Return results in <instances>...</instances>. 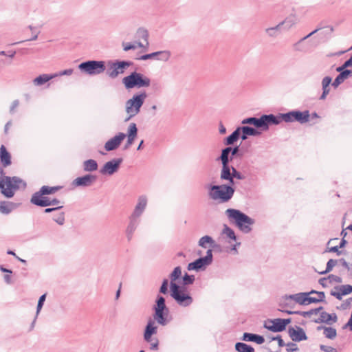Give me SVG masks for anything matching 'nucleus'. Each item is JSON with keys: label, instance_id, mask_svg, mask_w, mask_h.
<instances>
[{"label": "nucleus", "instance_id": "obj_18", "mask_svg": "<svg viewBox=\"0 0 352 352\" xmlns=\"http://www.w3.org/2000/svg\"><path fill=\"white\" fill-rule=\"evenodd\" d=\"M140 223V219L130 215L129 217V223L126 228V236L128 241H131L135 231Z\"/></svg>", "mask_w": 352, "mask_h": 352}, {"label": "nucleus", "instance_id": "obj_59", "mask_svg": "<svg viewBox=\"0 0 352 352\" xmlns=\"http://www.w3.org/2000/svg\"><path fill=\"white\" fill-rule=\"evenodd\" d=\"M234 178H236L238 179H243V176L241 174V173L237 171L235 168L232 167V179H233Z\"/></svg>", "mask_w": 352, "mask_h": 352}, {"label": "nucleus", "instance_id": "obj_11", "mask_svg": "<svg viewBox=\"0 0 352 352\" xmlns=\"http://www.w3.org/2000/svg\"><path fill=\"white\" fill-rule=\"evenodd\" d=\"M212 262V250H208L206 255L204 257L199 258L194 262L190 263L188 265L187 269L189 271L195 270L199 271L204 269L206 266L210 265Z\"/></svg>", "mask_w": 352, "mask_h": 352}, {"label": "nucleus", "instance_id": "obj_2", "mask_svg": "<svg viewBox=\"0 0 352 352\" xmlns=\"http://www.w3.org/2000/svg\"><path fill=\"white\" fill-rule=\"evenodd\" d=\"M225 214L230 222L234 223L243 233L248 234L252 231V226L254 224L255 221L246 214L233 208L227 209Z\"/></svg>", "mask_w": 352, "mask_h": 352}, {"label": "nucleus", "instance_id": "obj_34", "mask_svg": "<svg viewBox=\"0 0 352 352\" xmlns=\"http://www.w3.org/2000/svg\"><path fill=\"white\" fill-rule=\"evenodd\" d=\"M321 28H318L317 29H316L315 30H314L313 32H311V33H309V34H307V36H305V37L302 38L301 39H300L298 42L295 43L293 45V47L294 49V50L296 51H298V52H302L304 50V48L302 47V42L307 39L308 38H309L311 36H312L313 34H314L315 33H316L318 31H319Z\"/></svg>", "mask_w": 352, "mask_h": 352}, {"label": "nucleus", "instance_id": "obj_15", "mask_svg": "<svg viewBox=\"0 0 352 352\" xmlns=\"http://www.w3.org/2000/svg\"><path fill=\"white\" fill-rule=\"evenodd\" d=\"M148 204V197L146 195L138 196L131 216L140 219L144 212Z\"/></svg>", "mask_w": 352, "mask_h": 352}, {"label": "nucleus", "instance_id": "obj_56", "mask_svg": "<svg viewBox=\"0 0 352 352\" xmlns=\"http://www.w3.org/2000/svg\"><path fill=\"white\" fill-rule=\"evenodd\" d=\"M168 280L165 278L162 281V284L160 288V292L166 294L168 292Z\"/></svg>", "mask_w": 352, "mask_h": 352}, {"label": "nucleus", "instance_id": "obj_53", "mask_svg": "<svg viewBox=\"0 0 352 352\" xmlns=\"http://www.w3.org/2000/svg\"><path fill=\"white\" fill-rule=\"evenodd\" d=\"M195 281V276L189 275L186 273L183 276V283L184 285H191Z\"/></svg>", "mask_w": 352, "mask_h": 352}, {"label": "nucleus", "instance_id": "obj_54", "mask_svg": "<svg viewBox=\"0 0 352 352\" xmlns=\"http://www.w3.org/2000/svg\"><path fill=\"white\" fill-rule=\"evenodd\" d=\"M73 69H67L63 71H60L58 73L53 74L54 78L61 76H70L73 74Z\"/></svg>", "mask_w": 352, "mask_h": 352}, {"label": "nucleus", "instance_id": "obj_48", "mask_svg": "<svg viewBox=\"0 0 352 352\" xmlns=\"http://www.w3.org/2000/svg\"><path fill=\"white\" fill-rule=\"evenodd\" d=\"M335 289L336 290L341 291V294H344V296L352 292V286L350 285H342L340 286L336 287Z\"/></svg>", "mask_w": 352, "mask_h": 352}, {"label": "nucleus", "instance_id": "obj_41", "mask_svg": "<svg viewBox=\"0 0 352 352\" xmlns=\"http://www.w3.org/2000/svg\"><path fill=\"white\" fill-rule=\"evenodd\" d=\"M232 150L231 147H226L221 151L220 160L222 165L229 164V154Z\"/></svg>", "mask_w": 352, "mask_h": 352}, {"label": "nucleus", "instance_id": "obj_30", "mask_svg": "<svg viewBox=\"0 0 352 352\" xmlns=\"http://www.w3.org/2000/svg\"><path fill=\"white\" fill-rule=\"evenodd\" d=\"M332 79L329 76H325L322 80V94H321L320 99L324 100L330 92L329 85L331 84Z\"/></svg>", "mask_w": 352, "mask_h": 352}, {"label": "nucleus", "instance_id": "obj_36", "mask_svg": "<svg viewBox=\"0 0 352 352\" xmlns=\"http://www.w3.org/2000/svg\"><path fill=\"white\" fill-rule=\"evenodd\" d=\"M61 188L60 186H43L40 188V192L41 195H52L56 193L58 190Z\"/></svg>", "mask_w": 352, "mask_h": 352}, {"label": "nucleus", "instance_id": "obj_42", "mask_svg": "<svg viewBox=\"0 0 352 352\" xmlns=\"http://www.w3.org/2000/svg\"><path fill=\"white\" fill-rule=\"evenodd\" d=\"M45 298H46V294H44L42 296H41L39 299H38V304H37V307H36V316H35V318H34V320L32 322V325H31V328L32 329L34 326V323H35L36 319L38 315L39 314V313H40V311H41V309H42V307L43 306V304H44V302L45 300Z\"/></svg>", "mask_w": 352, "mask_h": 352}, {"label": "nucleus", "instance_id": "obj_32", "mask_svg": "<svg viewBox=\"0 0 352 352\" xmlns=\"http://www.w3.org/2000/svg\"><path fill=\"white\" fill-rule=\"evenodd\" d=\"M282 28L278 23L274 27L267 28L265 30V32L270 38H276L281 33Z\"/></svg>", "mask_w": 352, "mask_h": 352}, {"label": "nucleus", "instance_id": "obj_29", "mask_svg": "<svg viewBox=\"0 0 352 352\" xmlns=\"http://www.w3.org/2000/svg\"><path fill=\"white\" fill-rule=\"evenodd\" d=\"M243 340L254 342L258 344H261L264 342L265 339L262 336L250 333H244L243 336Z\"/></svg>", "mask_w": 352, "mask_h": 352}, {"label": "nucleus", "instance_id": "obj_58", "mask_svg": "<svg viewBox=\"0 0 352 352\" xmlns=\"http://www.w3.org/2000/svg\"><path fill=\"white\" fill-rule=\"evenodd\" d=\"M327 278H328V280L330 283H340L342 282V278L338 276H336V275L331 274Z\"/></svg>", "mask_w": 352, "mask_h": 352}, {"label": "nucleus", "instance_id": "obj_17", "mask_svg": "<svg viewBox=\"0 0 352 352\" xmlns=\"http://www.w3.org/2000/svg\"><path fill=\"white\" fill-rule=\"evenodd\" d=\"M126 138V134L124 133H118L114 137L109 139L104 144V149L107 151H111L116 150L119 147L122 142Z\"/></svg>", "mask_w": 352, "mask_h": 352}, {"label": "nucleus", "instance_id": "obj_52", "mask_svg": "<svg viewBox=\"0 0 352 352\" xmlns=\"http://www.w3.org/2000/svg\"><path fill=\"white\" fill-rule=\"evenodd\" d=\"M338 263L337 260L329 259L327 263L326 270L324 272H320V274H324L327 272H329L332 270L333 267L336 265Z\"/></svg>", "mask_w": 352, "mask_h": 352}, {"label": "nucleus", "instance_id": "obj_61", "mask_svg": "<svg viewBox=\"0 0 352 352\" xmlns=\"http://www.w3.org/2000/svg\"><path fill=\"white\" fill-rule=\"evenodd\" d=\"M320 349L324 352H338L335 348L330 346L323 345V344H321L320 346Z\"/></svg>", "mask_w": 352, "mask_h": 352}, {"label": "nucleus", "instance_id": "obj_43", "mask_svg": "<svg viewBox=\"0 0 352 352\" xmlns=\"http://www.w3.org/2000/svg\"><path fill=\"white\" fill-rule=\"evenodd\" d=\"M214 243L213 239L208 235L202 236L199 241V245L204 248H207V244H210L212 247Z\"/></svg>", "mask_w": 352, "mask_h": 352}, {"label": "nucleus", "instance_id": "obj_8", "mask_svg": "<svg viewBox=\"0 0 352 352\" xmlns=\"http://www.w3.org/2000/svg\"><path fill=\"white\" fill-rule=\"evenodd\" d=\"M170 292V296L181 307H186L193 302L192 297L184 287L179 286L177 284H172Z\"/></svg>", "mask_w": 352, "mask_h": 352}, {"label": "nucleus", "instance_id": "obj_23", "mask_svg": "<svg viewBox=\"0 0 352 352\" xmlns=\"http://www.w3.org/2000/svg\"><path fill=\"white\" fill-rule=\"evenodd\" d=\"M338 318L336 314H328L326 311H322L320 317L314 320L316 323H326L327 324H332L337 322Z\"/></svg>", "mask_w": 352, "mask_h": 352}, {"label": "nucleus", "instance_id": "obj_24", "mask_svg": "<svg viewBox=\"0 0 352 352\" xmlns=\"http://www.w3.org/2000/svg\"><path fill=\"white\" fill-rule=\"evenodd\" d=\"M49 197L41 194L40 190L34 192L30 199V203L40 207H46V205H41V202H47Z\"/></svg>", "mask_w": 352, "mask_h": 352}, {"label": "nucleus", "instance_id": "obj_13", "mask_svg": "<svg viewBox=\"0 0 352 352\" xmlns=\"http://www.w3.org/2000/svg\"><path fill=\"white\" fill-rule=\"evenodd\" d=\"M290 322V318L267 320L265 322L264 327L272 332H280L285 330L286 326Z\"/></svg>", "mask_w": 352, "mask_h": 352}, {"label": "nucleus", "instance_id": "obj_46", "mask_svg": "<svg viewBox=\"0 0 352 352\" xmlns=\"http://www.w3.org/2000/svg\"><path fill=\"white\" fill-rule=\"evenodd\" d=\"M324 335L327 338L333 340L337 336L336 329L333 327H327V328H324Z\"/></svg>", "mask_w": 352, "mask_h": 352}, {"label": "nucleus", "instance_id": "obj_49", "mask_svg": "<svg viewBox=\"0 0 352 352\" xmlns=\"http://www.w3.org/2000/svg\"><path fill=\"white\" fill-rule=\"evenodd\" d=\"M222 232L223 234L226 235V236L228 237L229 239L234 240V241L236 240V235H235L234 232L233 231L232 229H231L228 226H226V225L224 226Z\"/></svg>", "mask_w": 352, "mask_h": 352}, {"label": "nucleus", "instance_id": "obj_64", "mask_svg": "<svg viewBox=\"0 0 352 352\" xmlns=\"http://www.w3.org/2000/svg\"><path fill=\"white\" fill-rule=\"evenodd\" d=\"M19 101L18 100H14L11 104V107L10 109V112L11 113H13L14 112L15 109L19 106Z\"/></svg>", "mask_w": 352, "mask_h": 352}, {"label": "nucleus", "instance_id": "obj_7", "mask_svg": "<svg viewBox=\"0 0 352 352\" xmlns=\"http://www.w3.org/2000/svg\"><path fill=\"white\" fill-rule=\"evenodd\" d=\"M122 83L127 89L148 87L151 85V79L141 73L133 72L122 79Z\"/></svg>", "mask_w": 352, "mask_h": 352}, {"label": "nucleus", "instance_id": "obj_28", "mask_svg": "<svg viewBox=\"0 0 352 352\" xmlns=\"http://www.w3.org/2000/svg\"><path fill=\"white\" fill-rule=\"evenodd\" d=\"M220 178L222 180L229 181L231 185L234 184V180L232 179V172L229 164L222 165Z\"/></svg>", "mask_w": 352, "mask_h": 352}, {"label": "nucleus", "instance_id": "obj_21", "mask_svg": "<svg viewBox=\"0 0 352 352\" xmlns=\"http://www.w3.org/2000/svg\"><path fill=\"white\" fill-rule=\"evenodd\" d=\"M135 37L138 40H142L144 41V43H142L140 41L139 42H137V45L140 48H148L149 46L148 32L146 29L139 28L136 32Z\"/></svg>", "mask_w": 352, "mask_h": 352}, {"label": "nucleus", "instance_id": "obj_35", "mask_svg": "<svg viewBox=\"0 0 352 352\" xmlns=\"http://www.w3.org/2000/svg\"><path fill=\"white\" fill-rule=\"evenodd\" d=\"M241 135V131L239 130V128L237 127L231 135H230L228 137L226 138L225 141L226 145H232L235 142L237 141V140L239 138Z\"/></svg>", "mask_w": 352, "mask_h": 352}, {"label": "nucleus", "instance_id": "obj_40", "mask_svg": "<svg viewBox=\"0 0 352 352\" xmlns=\"http://www.w3.org/2000/svg\"><path fill=\"white\" fill-rule=\"evenodd\" d=\"M235 349L238 352H254L253 347L243 342H237L235 344Z\"/></svg>", "mask_w": 352, "mask_h": 352}, {"label": "nucleus", "instance_id": "obj_6", "mask_svg": "<svg viewBox=\"0 0 352 352\" xmlns=\"http://www.w3.org/2000/svg\"><path fill=\"white\" fill-rule=\"evenodd\" d=\"M242 124H252L258 129L266 131L269 129L270 124H278L279 120L273 114L263 115L259 118L250 117L243 119L241 121Z\"/></svg>", "mask_w": 352, "mask_h": 352}, {"label": "nucleus", "instance_id": "obj_14", "mask_svg": "<svg viewBox=\"0 0 352 352\" xmlns=\"http://www.w3.org/2000/svg\"><path fill=\"white\" fill-rule=\"evenodd\" d=\"M122 160H123L122 158H116L106 162L100 168V173L102 175H113L118 170Z\"/></svg>", "mask_w": 352, "mask_h": 352}, {"label": "nucleus", "instance_id": "obj_31", "mask_svg": "<svg viewBox=\"0 0 352 352\" xmlns=\"http://www.w3.org/2000/svg\"><path fill=\"white\" fill-rule=\"evenodd\" d=\"M0 158L3 165L6 167L11 164V157L4 146L0 148Z\"/></svg>", "mask_w": 352, "mask_h": 352}, {"label": "nucleus", "instance_id": "obj_50", "mask_svg": "<svg viewBox=\"0 0 352 352\" xmlns=\"http://www.w3.org/2000/svg\"><path fill=\"white\" fill-rule=\"evenodd\" d=\"M53 220L60 226H63L65 223V212H60L58 214H55L53 217Z\"/></svg>", "mask_w": 352, "mask_h": 352}, {"label": "nucleus", "instance_id": "obj_3", "mask_svg": "<svg viewBox=\"0 0 352 352\" xmlns=\"http://www.w3.org/2000/svg\"><path fill=\"white\" fill-rule=\"evenodd\" d=\"M26 184L18 177L6 176L4 170H1L0 190L1 192L7 198L14 196L15 190L20 188H25Z\"/></svg>", "mask_w": 352, "mask_h": 352}, {"label": "nucleus", "instance_id": "obj_63", "mask_svg": "<svg viewBox=\"0 0 352 352\" xmlns=\"http://www.w3.org/2000/svg\"><path fill=\"white\" fill-rule=\"evenodd\" d=\"M271 340H277L278 343V346L280 347L284 346L285 345V344L284 341L282 340L280 336L272 337V338H271Z\"/></svg>", "mask_w": 352, "mask_h": 352}, {"label": "nucleus", "instance_id": "obj_26", "mask_svg": "<svg viewBox=\"0 0 352 352\" xmlns=\"http://www.w3.org/2000/svg\"><path fill=\"white\" fill-rule=\"evenodd\" d=\"M157 327L154 326V322L149 320L146 326L144 338L146 342H149L152 335L156 333Z\"/></svg>", "mask_w": 352, "mask_h": 352}, {"label": "nucleus", "instance_id": "obj_5", "mask_svg": "<svg viewBox=\"0 0 352 352\" xmlns=\"http://www.w3.org/2000/svg\"><path fill=\"white\" fill-rule=\"evenodd\" d=\"M147 94L145 91L134 94L130 99L125 102V111L127 116L124 122H128L140 112V109L143 105Z\"/></svg>", "mask_w": 352, "mask_h": 352}, {"label": "nucleus", "instance_id": "obj_51", "mask_svg": "<svg viewBox=\"0 0 352 352\" xmlns=\"http://www.w3.org/2000/svg\"><path fill=\"white\" fill-rule=\"evenodd\" d=\"M41 205H46V207L47 206H52L54 207H56V206H63V205H60L61 204V202L59 199H48L47 201V202H41Z\"/></svg>", "mask_w": 352, "mask_h": 352}, {"label": "nucleus", "instance_id": "obj_62", "mask_svg": "<svg viewBox=\"0 0 352 352\" xmlns=\"http://www.w3.org/2000/svg\"><path fill=\"white\" fill-rule=\"evenodd\" d=\"M331 295L336 297L338 300H341L342 298V296L344 294H341V291L337 290V291H331Z\"/></svg>", "mask_w": 352, "mask_h": 352}, {"label": "nucleus", "instance_id": "obj_25", "mask_svg": "<svg viewBox=\"0 0 352 352\" xmlns=\"http://www.w3.org/2000/svg\"><path fill=\"white\" fill-rule=\"evenodd\" d=\"M18 204L10 202L2 201L0 202V212L5 214H10L12 210L18 207Z\"/></svg>", "mask_w": 352, "mask_h": 352}, {"label": "nucleus", "instance_id": "obj_60", "mask_svg": "<svg viewBox=\"0 0 352 352\" xmlns=\"http://www.w3.org/2000/svg\"><path fill=\"white\" fill-rule=\"evenodd\" d=\"M287 346V352H294L296 351L298 349L297 347V345L294 342H289L286 344Z\"/></svg>", "mask_w": 352, "mask_h": 352}, {"label": "nucleus", "instance_id": "obj_39", "mask_svg": "<svg viewBox=\"0 0 352 352\" xmlns=\"http://www.w3.org/2000/svg\"><path fill=\"white\" fill-rule=\"evenodd\" d=\"M154 319L161 325H166L168 323L164 311H155Z\"/></svg>", "mask_w": 352, "mask_h": 352}, {"label": "nucleus", "instance_id": "obj_45", "mask_svg": "<svg viewBox=\"0 0 352 352\" xmlns=\"http://www.w3.org/2000/svg\"><path fill=\"white\" fill-rule=\"evenodd\" d=\"M316 310L311 309L308 311H285V313L287 314L292 315V314H297L300 315L304 318H310L312 315H314V312H315Z\"/></svg>", "mask_w": 352, "mask_h": 352}, {"label": "nucleus", "instance_id": "obj_55", "mask_svg": "<svg viewBox=\"0 0 352 352\" xmlns=\"http://www.w3.org/2000/svg\"><path fill=\"white\" fill-rule=\"evenodd\" d=\"M157 56V52H153L151 54L142 55L139 58V60H146L151 59V58L156 59Z\"/></svg>", "mask_w": 352, "mask_h": 352}, {"label": "nucleus", "instance_id": "obj_22", "mask_svg": "<svg viewBox=\"0 0 352 352\" xmlns=\"http://www.w3.org/2000/svg\"><path fill=\"white\" fill-rule=\"evenodd\" d=\"M299 21L298 16L296 14H292L280 22L279 24L284 30L288 31L298 24Z\"/></svg>", "mask_w": 352, "mask_h": 352}, {"label": "nucleus", "instance_id": "obj_10", "mask_svg": "<svg viewBox=\"0 0 352 352\" xmlns=\"http://www.w3.org/2000/svg\"><path fill=\"white\" fill-rule=\"evenodd\" d=\"M78 69L89 76H96L105 71V63L102 60H87L80 63Z\"/></svg>", "mask_w": 352, "mask_h": 352}, {"label": "nucleus", "instance_id": "obj_1", "mask_svg": "<svg viewBox=\"0 0 352 352\" xmlns=\"http://www.w3.org/2000/svg\"><path fill=\"white\" fill-rule=\"evenodd\" d=\"M325 294L323 292L311 290L309 292H300L294 294L285 295L283 303L286 307H293L292 301L300 305H308L311 303L324 302Z\"/></svg>", "mask_w": 352, "mask_h": 352}, {"label": "nucleus", "instance_id": "obj_33", "mask_svg": "<svg viewBox=\"0 0 352 352\" xmlns=\"http://www.w3.org/2000/svg\"><path fill=\"white\" fill-rule=\"evenodd\" d=\"M98 165L94 160H87L83 162V170L86 172H93L98 169Z\"/></svg>", "mask_w": 352, "mask_h": 352}, {"label": "nucleus", "instance_id": "obj_57", "mask_svg": "<svg viewBox=\"0 0 352 352\" xmlns=\"http://www.w3.org/2000/svg\"><path fill=\"white\" fill-rule=\"evenodd\" d=\"M122 47L123 50L125 52H127L131 50H136L138 47H139L138 45H135V44H132L131 43H122Z\"/></svg>", "mask_w": 352, "mask_h": 352}, {"label": "nucleus", "instance_id": "obj_47", "mask_svg": "<svg viewBox=\"0 0 352 352\" xmlns=\"http://www.w3.org/2000/svg\"><path fill=\"white\" fill-rule=\"evenodd\" d=\"M170 52L169 51H167V50L158 51L156 60L167 61L170 58Z\"/></svg>", "mask_w": 352, "mask_h": 352}, {"label": "nucleus", "instance_id": "obj_19", "mask_svg": "<svg viewBox=\"0 0 352 352\" xmlns=\"http://www.w3.org/2000/svg\"><path fill=\"white\" fill-rule=\"evenodd\" d=\"M288 333L291 339L294 342H300L307 340L305 331L300 327H289Z\"/></svg>", "mask_w": 352, "mask_h": 352}, {"label": "nucleus", "instance_id": "obj_44", "mask_svg": "<svg viewBox=\"0 0 352 352\" xmlns=\"http://www.w3.org/2000/svg\"><path fill=\"white\" fill-rule=\"evenodd\" d=\"M155 311H164V310H167L165 299L163 296H158L156 300V305L154 307Z\"/></svg>", "mask_w": 352, "mask_h": 352}, {"label": "nucleus", "instance_id": "obj_27", "mask_svg": "<svg viewBox=\"0 0 352 352\" xmlns=\"http://www.w3.org/2000/svg\"><path fill=\"white\" fill-rule=\"evenodd\" d=\"M54 78L53 74H41L32 80V83L36 87L42 86L50 80Z\"/></svg>", "mask_w": 352, "mask_h": 352}, {"label": "nucleus", "instance_id": "obj_9", "mask_svg": "<svg viewBox=\"0 0 352 352\" xmlns=\"http://www.w3.org/2000/svg\"><path fill=\"white\" fill-rule=\"evenodd\" d=\"M279 120V124L284 121L285 122H298L300 124H305L309 121L310 114L309 111H291L286 113H280L276 116Z\"/></svg>", "mask_w": 352, "mask_h": 352}, {"label": "nucleus", "instance_id": "obj_12", "mask_svg": "<svg viewBox=\"0 0 352 352\" xmlns=\"http://www.w3.org/2000/svg\"><path fill=\"white\" fill-rule=\"evenodd\" d=\"M133 63L131 61H115L110 63V67L107 72V75L111 78H115L118 75L124 72L125 69L132 65Z\"/></svg>", "mask_w": 352, "mask_h": 352}, {"label": "nucleus", "instance_id": "obj_4", "mask_svg": "<svg viewBox=\"0 0 352 352\" xmlns=\"http://www.w3.org/2000/svg\"><path fill=\"white\" fill-rule=\"evenodd\" d=\"M208 197L221 203H226L230 201L234 193V188L231 185H209Z\"/></svg>", "mask_w": 352, "mask_h": 352}, {"label": "nucleus", "instance_id": "obj_38", "mask_svg": "<svg viewBox=\"0 0 352 352\" xmlns=\"http://www.w3.org/2000/svg\"><path fill=\"white\" fill-rule=\"evenodd\" d=\"M182 276V268L178 266L176 267L170 274V289H171L172 284H177L175 281Z\"/></svg>", "mask_w": 352, "mask_h": 352}, {"label": "nucleus", "instance_id": "obj_37", "mask_svg": "<svg viewBox=\"0 0 352 352\" xmlns=\"http://www.w3.org/2000/svg\"><path fill=\"white\" fill-rule=\"evenodd\" d=\"M239 128L241 133H243L248 135L257 136L261 134V132L258 130L248 126H239Z\"/></svg>", "mask_w": 352, "mask_h": 352}, {"label": "nucleus", "instance_id": "obj_16", "mask_svg": "<svg viewBox=\"0 0 352 352\" xmlns=\"http://www.w3.org/2000/svg\"><path fill=\"white\" fill-rule=\"evenodd\" d=\"M96 177L95 175L87 174L74 179L72 185L74 187H89L91 186L96 182Z\"/></svg>", "mask_w": 352, "mask_h": 352}, {"label": "nucleus", "instance_id": "obj_20", "mask_svg": "<svg viewBox=\"0 0 352 352\" xmlns=\"http://www.w3.org/2000/svg\"><path fill=\"white\" fill-rule=\"evenodd\" d=\"M138 135V128L135 123H130L128 129L127 133L126 134V137H127V141L125 144L124 148H129L134 142L136 137Z\"/></svg>", "mask_w": 352, "mask_h": 352}]
</instances>
